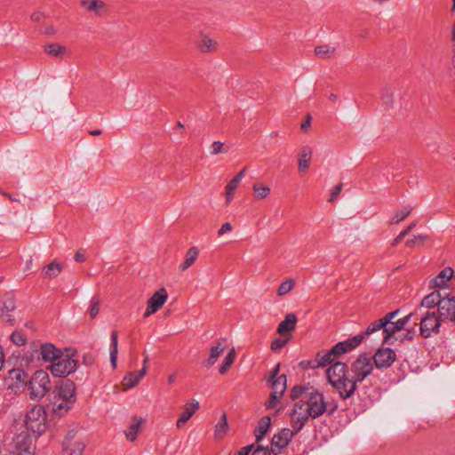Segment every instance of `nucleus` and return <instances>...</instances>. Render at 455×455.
<instances>
[{
  "label": "nucleus",
  "instance_id": "obj_49",
  "mask_svg": "<svg viewBox=\"0 0 455 455\" xmlns=\"http://www.w3.org/2000/svg\"><path fill=\"white\" fill-rule=\"evenodd\" d=\"M211 154L212 155H218L220 153H227L228 151V148L225 147L224 143L220 141H214L212 143L211 147Z\"/></svg>",
  "mask_w": 455,
  "mask_h": 455
},
{
  "label": "nucleus",
  "instance_id": "obj_34",
  "mask_svg": "<svg viewBox=\"0 0 455 455\" xmlns=\"http://www.w3.org/2000/svg\"><path fill=\"white\" fill-rule=\"evenodd\" d=\"M44 52L56 58H63L67 52V47L59 44H48L44 46Z\"/></svg>",
  "mask_w": 455,
  "mask_h": 455
},
{
  "label": "nucleus",
  "instance_id": "obj_53",
  "mask_svg": "<svg viewBox=\"0 0 455 455\" xmlns=\"http://www.w3.org/2000/svg\"><path fill=\"white\" fill-rule=\"evenodd\" d=\"M118 333L117 331L114 330L110 334V352L118 353Z\"/></svg>",
  "mask_w": 455,
  "mask_h": 455
},
{
  "label": "nucleus",
  "instance_id": "obj_55",
  "mask_svg": "<svg viewBox=\"0 0 455 455\" xmlns=\"http://www.w3.org/2000/svg\"><path fill=\"white\" fill-rule=\"evenodd\" d=\"M342 188V183H339L332 188L330 197L331 202H332L340 194Z\"/></svg>",
  "mask_w": 455,
  "mask_h": 455
},
{
  "label": "nucleus",
  "instance_id": "obj_46",
  "mask_svg": "<svg viewBox=\"0 0 455 455\" xmlns=\"http://www.w3.org/2000/svg\"><path fill=\"white\" fill-rule=\"evenodd\" d=\"M294 283H295L292 279H287L286 281L283 282L277 289V295L283 296L290 292L294 287Z\"/></svg>",
  "mask_w": 455,
  "mask_h": 455
},
{
  "label": "nucleus",
  "instance_id": "obj_58",
  "mask_svg": "<svg viewBox=\"0 0 455 455\" xmlns=\"http://www.w3.org/2000/svg\"><path fill=\"white\" fill-rule=\"evenodd\" d=\"M74 259L76 261V262H84L85 261V257H84V251L80 249L78 250L76 253H75V256H74Z\"/></svg>",
  "mask_w": 455,
  "mask_h": 455
},
{
  "label": "nucleus",
  "instance_id": "obj_33",
  "mask_svg": "<svg viewBox=\"0 0 455 455\" xmlns=\"http://www.w3.org/2000/svg\"><path fill=\"white\" fill-rule=\"evenodd\" d=\"M63 269V266L58 262H51L43 268V276L44 278H54L58 276Z\"/></svg>",
  "mask_w": 455,
  "mask_h": 455
},
{
  "label": "nucleus",
  "instance_id": "obj_22",
  "mask_svg": "<svg viewBox=\"0 0 455 455\" xmlns=\"http://www.w3.org/2000/svg\"><path fill=\"white\" fill-rule=\"evenodd\" d=\"M16 308L15 299L13 295H8L3 301L2 306L0 307V312L3 316L6 318V322H8L11 325L15 324V320L12 315V312H13Z\"/></svg>",
  "mask_w": 455,
  "mask_h": 455
},
{
  "label": "nucleus",
  "instance_id": "obj_3",
  "mask_svg": "<svg viewBox=\"0 0 455 455\" xmlns=\"http://www.w3.org/2000/svg\"><path fill=\"white\" fill-rule=\"evenodd\" d=\"M374 365L371 357L366 354H360L350 364L349 374L351 381L350 394L355 395L357 383L363 381L373 371Z\"/></svg>",
  "mask_w": 455,
  "mask_h": 455
},
{
  "label": "nucleus",
  "instance_id": "obj_26",
  "mask_svg": "<svg viewBox=\"0 0 455 455\" xmlns=\"http://www.w3.org/2000/svg\"><path fill=\"white\" fill-rule=\"evenodd\" d=\"M9 378L11 380L14 381L12 384V387L20 388L28 386V374L22 369H12L9 371Z\"/></svg>",
  "mask_w": 455,
  "mask_h": 455
},
{
  "label": "nucleus",
  "instance_id": "obj_14",
  "mask_svg": "<svg viewBox=\"0 0 455 455\" xmlns=\"http://www.w3.org/2000/svg\"><path fill=\"white\" fill-rule=\"evenodd\" d=\"M76 434L77 431L72 429L65 435L62 443L63 455H82L85 445L76 439Z\"/></svg>",
  "mask_w": 455,
  "mask_h": 455
},
{
  "label": "nucleus",
  "instance_id": "obj_18",
  "mask_svg": "<svg viewBox=\"0 0 455 455\" xmlns=\"http://www.w3.org/2000/svg\"><path fill=\"white\" fill-rule=\"evenodd\" d=\"M399 312L400 308L395 309L392 312L386 314L383 317L369 324V326L363 331L364 336L367 338L375 331L381 330V327H384L386 324L390 323V322L393 321V319H395L398 315Z\"/></svg>",
  "mask_w": 455,
  "mask_h": 455
},
{
  "label": "nucleus",
  "instance_id": "obj_61",
  "mask_svg": "<svg viewBox=\"0 0 455 455\" xmlns=\"http://www.w3.org/2000/svg\"><path fill=\"white\" fill-rule=\"evenodd\" d=\"M84 363L86 365H92L94 363V357L92 354H85L83 357Z\"/></svg>",
  "mask_w": 455,
  "mask_h": 455
},
{
  "label": "nucleus",
  "instance_id": "obj_16",
  "mask_svg": "<svg viewBox=\"0 0 455 455\" xmlns=\"http://www.w3.org/2000/svg\"><path fill=\"white\" fill-rule=\"evenodd\" d=\"M167 299L168 293L164 288H161L154 292L148 300V307L144 312L143 316L146 318L156 313L164 305Z\"/></svg>",
  "mask_w": 455,
  "mask_h": 455
},
{
  "label": "nucleus",
  "instance_id": "obj_30",
  "mask_svg": "<svg viewBox=\"0 0 455 455\" xmlns=\"http://www.w3.org/2000/svg\"><path fill=\"white\" fill-rule=\"evenodd\" d=\"M443 296L439 291H434L423 298L421 300V306L428 308H432L437 306L439 309L441 303H443Z\"/></svg>",
  "mask_w": 455,
  "mask_h": 455
},
{
  "label": "nucleus",
  "instance_id": "obj_9",
  "mask_svg": "<svg viewBox=\"0 0 455 455\" xmlns=\"http://www.w3.org/2000/svg\"><path fill=\"white\" fill-rule=\"evenodd\" d=\"M306 403L307 405L306 411L312 419L320 417L327 409L323 393L317 390L308 393V399Z\"/></svg>",
  "mask_w": 455,
  "mask_h": 455
},
{
  "label": "nucleus",
  "instance_id": "obj_23",
  "mask_svg": "<svg viewBox=\"0 0 455 455\" xmlns=\"http://www.w3.org/2000/svg\"><path fill=\"white\" fill-rule=\"evenodd\" d=\"M404 328L403 323L398 319L397 321H391L390 323L381 327L383 331V341L382 344L389 343L391 339L395 337V334Z\"/></svg>",
  "mask_w": 455,
  "mask_h": 455
},
{
  "label": "nucleus",
  "instance_id": "obj_31",
  "mask_svg": "<svg viewBox=\"0 0 455 455\" xmlns=\"http://www.w3.org/2000/svg\"><path fill=\"white\" fill-rule=\"evenodd\" d=\"M271 427V418L269 416L262 417L259 421L257 428L254 430V435L256 438V442L259 443L265 435L268 432Z\"/></svg>",
  "mask_w": 455,
  "mask_h": 455
},
{
  "label": "nucleus",
  "instance_id": "obj_56",
  "mask_svg": "<svg viewBox=\"0 0 455 455\" xmlns=\"http://www.w3.org/2000/svg\"><path fill=\"white\" fill-rule=\"evenodd\" d=\"M279 371H280V363H277L275 368L271 371L268 378L267 379V382H270L272 380H275L279 376H278V373H279Z\"/></svg>",
  "mask_w": 455,
  "mask_h": 455
},
{
  "label": "nucleus",
  "instance_id": "obj_47",
  "mask_svg": "<svg viewBox=\"0 0 455 455\" xmlns=\"http://www.w3.org/2000/svg\"><path fill=\"white\" fill-rule=\"evenodd\" d=\"M308 389L309 388L306 386L296 385L291 388L290 397L291 400H297L304 394H307Z\"/></svg>",
  "mask_w": 455,
  "mask_h": 455
},
{
  "label": "nucleus",
  "instance_id": "obj_20",
  "mask_svg": "<svg viewBox=\"0 0 455 455\" xmlns=\"http://www.w3.org/2000/svg\"><path fill=\"white\" fill-rule=\"evenodd\" d=\"M454 275V270L451 267L443 268L435 278L429 282V287L432 289L444 288L447 283Z\"/></svg>",
  "mask_w": 455,
  "mask_h": 455
},
{
  "label": "nucleus",
  "instance_id": "obj_38",
  "mask_svg": "<svg viewBox=\"0 0 455 455\" xmlns=\"http://www.w3.org/2000/svg\"><path fill=\"white\" fill-rule=\"evenodd\" d=\"M228 423L227 415L224 412L222 414L220 421L215 426V431H214L215 437L222 438L224 435H226V434L228 433Z\"/></svg>",
  "mask_w": 455,
  "mask_h": 455
},
{
  "label": "nucleus",
  "instance_id": "obj_19",
  "mask_svg": "<svg viewBox=\"0 0 455 455\" xmlns=\"http://www.w3.org/2000/svg\"><path fill=\"white\" fill-rule=\"evenodd\" d=\"M199 402L192 399L184 405V411L177 420V427L181 428L199 409Z\"/></svg>",
  "mask_w": 455,
  "mask_h": 455
},
{
  "label": "nucleus",
  "instance_id": "obj_21",
  "mask_svg": "<svg viewBox=\"0 0 455 455\" xmlns=\"http://www.w3.org/2000/svg\"><path fill=\"white\" fill-rule=\"evenodd\" d=\"M148 360V356H145L144 358V366L141 370L136 371H131L126 376H124L123 379V385L127 387L128 388H132L135 387L140 380L144 377V375L147 372V366L146 363Z\"/></svg>",
  "mask_w": 455,
  "mask_h": 455
},
{
  "label": "nucleus",
  "instance_id": "obj_42",
  "mask_svg": "<svg viewBox=\"0 0 455 455\" xmlns=\"http://www.w3.org/2000/svg\"><path fill=\"white\" fill-rule=\"evenodd\" d=\"M381 100L387 108H393L394 105V91L390 87H386L381 94Z\"/></svg>",
  "mask_w": 455,
  "mask_h": 455
},
{
  "label": "nucleus",
  "instance_id": "obj_2",
  "mask_svg": "<svg viewBox=\"0 0 455 455\" xmlns=\"http://www.w3.org/2000/svg\"><path fill=\"white\" fill-rule=\"evenodd\" d=\"M366 339L363 332L349 338L344 341L336 343L330 350L318 352L315 366L325 367L335 363L340 355L347 354L356 348Z\"/></svg>",
  "mask_w": 455,
  "mask_h": 455
},
{
  "label": "nucleus",
  "instance_id": "obj_32",
  "mask_svg": "<svg viewBox=\"0 0 455 455\" xmlns=\"http://www.w3.org/2000/svg\"><path fill=\"white\" fill-rule=\"evenodd\" d=\"M82 7L89 12H94L96 15L100 16L106 7V4L101 0H82Z\"/></svg>",
  "mask_w": 455,
  "mask_h": 455
},
{
  "label": "nucleus",
  "instance_id": "obj_29",
  "mask_svg": "<svg viewBox=\"0 0 455 455\" xmlns=\"http://www.w3.org/2000/svg\"><path fill=\"white\" fill-rule=\"evenodd\" d=\"M143 422L144 419L142 418L134 417L132 419V422L127 427V429L124 431L127 440L134 442L137 439L138 433Z\"/></svg>",
  "mask_w": 455,
  "mask_h": 455
},
{
  "label": "nucleus",
  "instance_id": "obj_24",
  "mask_svg": "<svg viewBox=\"0 0 455 455\" xmlns=\"http://www.w3.org/2000/svg\"><path fill=\"white\" fill-rule=\"evenodd\" d=\"M196 48L204 53L215 52L217 50V42L206 35H200L195 42Z\"/></svg>",
  "mask_w": 455,
  "mask_h": 455
},
{
  "label": "nucleus",
  "instance_id": "obj_17",
  "mask_svg": "<svg viewBox=\"0 0 455 455\" xmlns=\"http://www.w3.org/2000/svg\"><path fill=\"white\" fill-rule=\"evenodd\" d=\"M437 314L441 320H450L455 323V297L451 295L443 296V303H441Z\"/></svg>",
  "mask_w": 455,
  "mask_h": 455
},
{
  "label": "nucleus",
  "instance_id": "obj_4",
  "mask_svg": "<svg viewBox=\"0 0 455 455\" xmlns=\"http://www.w3.org/2000/svg\"><path fill=\"white\" fill-rule=\"evenodd\" d=\"M30 350L29 358L31 361L36 360L37 362L51 363V364L58 358H61L63 354L61 349L49 342L43 344L32 342Z\"/></svg>",
  "mask_w": 455,
  "mask_h": 455
},
{
  "label": "nucleus",
  "instance_id": "obj_37",
  "mask_svg": "<svg viewBox=\"0 0 455 455\" xmlns=\"http://www.w3.org/2000/svg\"><path fill=\"white\" fill-rule=\"evenodd\" d=\"M73 405L68 404L67 401L60 400L59 403L53 404L52 412L55 416L63 417L73 408Z\"/></svg>",
  "mask_w": 455,
  "mask_h": 455
},
{
  "label": "nucleus",
  "instance_id": "obj_44",
  "mask_svg": "<svg viewBox=\"0 0 455 455\" xmlns=\"http://www.w3.org/2000/svg\"><path fill=\"white\" fill-rule=\"evenodd\" d=\"M239 186V182L236 180H230L226 186V204L228 205L234 199V192Z\"/></svg>",
  "mask_w": 455,
  "mask_h": 455
},
{
  "label": "nucleus",
  "instance_id": "obj_10",
  "mask_svg": "<svg viewBox=\"0 0 455 455\" xmlns=\"http://www.w3.org/2000/svg\"><path fill=\"white\" fill-rule=\"evenodd\" d=\"M442 321L435 312H427L420 320V335L427 339L432 333H439Z\"/></svg>",
  "mask_w": 455,
  "mask_h": 455
},
{
  "label": "nucleus",
  "instance_id": "obj_8",
  "mask_svg": "<svg viewBox=\"0 0 455 455\" xmlns=\"http://www.w3.org/2000/svg\"><path fill=\"white\" fill-rule=\"evenodd\" d=\"M13 455H34L32 439L28 432L16 435L10 444Z\"/></svg>",
  "mask_w": 455,
  "mask_h": 455
},
{
  "label": "nucleus",
  "instance_id": "obj_6",
  "mask_svg": "<svg viewBox=\"0 0 455 455\" xmlns=\"http://www.w3.org/2000/svg\"><path fill=\"white\" fill-rule=\"evenodd\" d=\"M26 428L36 435H41L47 428L46 412L43 406L35 405L26 414Z\"/></svg>",
  "mask_w": 455,
  "mask_h": 455
},
{
  "label": "nucleus",
  "instance_id": "obj_25",
  "mask_svg": "<svg viewBox=\"0 0 455 455\" xmlns=\"http://www.w3.org/2000/svg\"><path fill=\"white\" fill-rule=\"evenodd\" d=\"M297 316L293 313H289L285 315L284 319L279 323L276 332L279 335H285L286 333L295 330L297 323Z\"/></svg>",
  "mask_w": 455,
  "mask_h": 455
},
{
  "label": "nucleus",
  "instance_id": "obj_59",
  "mask_svg": "<svg viewBox=\"0 0 455 455\" xmlns=\"http://www.w3.org/2000/svg\"><path fill=\"white\" fill-rule=\"evenodd\" d=\"M231 229H232L231 224L229 222H226L219 229L218 235H223L225 233L230 231Z\"/></svg>",
  "mask_w": 455,
  "mask_h": 455
},
{
  "label": "nucleus",
  "instance_id": "obj_35",
  "mask_svg": "<svg viewBox=\"0 0 455 455\" xmlns=\"http://www.w3.org/2000/svg\"><path fill=\"white\" fill-rule=\"evenodd\" d=\"M198 255V249L195 246L190 247L186 253V259L184 262L180 266V269L184 271L188 269L189 267H191L196 260Z\"/></svg>",
  "mask_w": 455,
  "mask_h": 455
},
{
  "label": "nucleus",
  "instance_id": "obj_54",
  "mask_svg": "<svg viewBox=\"0 0 455 455\" xmlns=\"http://www.w3.org/2000/svg\"><path fill=\"white\" fill-rule=\"evenodd\" d=\"M273 454L269 448L259 445L252 452L251 455H271Z\"/></svg>",
  "mask_w": 455,
  "mask_h": 455
},
{
  "label": "nucleus",
  "instance_id": "obj_45",
  "mask_svg": "<svg viewBox=\"0 0 455 455\" xmlns=\"http://www.w3.org/2000/svg\"><path fill=\"white\" fill-rule=\"evenodd\" d=\"M11 340L16 346L21 347L27 343V337L22 331L16 330L12 333Z\"/></svg>",
  "mask_w": 455,
  "mask_h": 455
},
{
  "label": "nucleus",
  "instance_id": "obj_7",
  "mask_svg": "<svg viewBox=\"0 0 455 455\" xmlns=\"http://www.w3.org/2000/svg\"><path fill=\"white\" fill-rule=\"evenodd\" d=\"M73 357V353H67L66 355L63 353L61 358H58L55 362L50 364L47 369L54 377H59L61 378V379H64L67 376L75 372L77 368L78 361Z\"/></svg>",
  "mask_w": 455,
  "mask_h": 455
},
{
  "label": "nucleus",
  "instance_id": "obj_11",
  "mask_svg": "<svg viewBox=\"0 0 455 455\" xmlns=\"http://www.w3.org/2000/svg\"><path fill=\"white\" fill-rule=\"evenodd\" d=\"M305 403L298 402L294 404L291 411V424L292 429L291 431L296 435L308 421V413L304 410Z\"/></svg>",
  "mask_w": 455,
  "mask_h": 455
},
{
  "label": "nucleus",
  "instance_id": "obj_48",
  "mask_svg": "<svg viewBox=\"0 0 455 455\" xmlns=\"http://www.w3.org/2000/svg\"><path fill=\"white\" fill-rule=\"evenodd\" d=\"M100 300L98 297H92L91 299V306L89 308V314L92 319H94L100 311Z\"/></svg>",
  "mask_w": 455,
  "mask_h": 455
},
{
  "label": "nucleus",
  "instance_id": "obj_57",
  "mask_svg": "<svg viewBox=\"0 0 455 455\" xmlns=\"http://www.w3.org/2000/svg\"><path fill=\"white\" fill-rule=\"evenodd\" d=\"M311 120H312V117H311V115L310 114H307L306 116V119L305 121H303L301 123V125H300V129L303 131V132H307L308 130V128H310L311 126Z\"/></svg>",
  "mask_w": 455,
  "mask_h": 455
},
{
  "label": "nucleus",
  "instance_id": "obj_60",
  "mask_svg": "<svg viewBox=\"0 0 455 455\" xmlns=\"http://www.w3.org/2000/svg\"><path fill=\"white\" fill-rule=\"evenodd\" d=\"M253 444H250V445H247V446H244V447H242L238 452H237V455H249V453L251 451V450L253 449Z\"/></svg>",
  "mask_w": 455,
  "mask_h": 455
},
{
  "label": "nucleus",
  "instance_id": "obj_52",
  "mask_svg": "<svg viewBox=\"0 0 455 455\" xmlns=\"http://www.w3.org/2000/svg\"><path fill=\"white\" fill-rule=\"evenodd\" d=\"M282 396L283 395H279L277 392H272L270 394L268 401H267V403H265L266 409L270 410L274 408L277 404L278 399Z\"/></svg>",
  "mask_w": 455,
  "mask_h": 455
},
{
  "label": "nucleus",
  "instance_id": "obj_62",
  "mask_svg": "<svg viewBox=\"0 0 455 455\" xmlns=\"http://www.w3.org/2000/svg\"><path fill=\"white\" fill-rule=\"evenodd\" d=\"M43 17H44V14L42 12H36L31 15L30 19L34 22H39Z\"/></svg>",
  "mask_w": 455,
  "mask_h": 455
},
{
  "label": "nucleus",
  "instance_id": "obj_28",
  "mask_svg": "<svg viewBox=\"0 0 455 455\" xmlns=\"http://www.w3.org/2000/svg\"><path fill=\"white\" fill-rule=\"evenodd\" d=\"M225 339H219L216 341V345L212 346L210 349V355L209 357L205 362H204V365H206L207 367L212 366L216 362L218 357L220 355V354L224 351V347L222 346L223 341H225Z\"/></svg>",
  "mask_w": 455,
  "mask_h": 455
},
{
  "label": "nucleus",
  "instance_id": "obj_12",
  "mask_svg": "<svg viewBox=\"0 0 455 455\" xmlns=\"http://www.w3.org/2000/svg\"><path fill=\"white\" fill-rule=\"evenodd\" d=\"M373 365L378 369H387L396 360L395 352L390 347H379L371 357Z\"/></svg>",
  "mask_w": 455,
  "mask_h": 455
},
{
  "label": "nucleus",
  "instance_id": "obj_50",
  "mask_svg": "<svg viewBox=\"0 0 455 455\" xmlns=\"http://www.w3.org/2000/svg\"><path fill=\"white\" fill-rule=\"evenodd\" d=\"M287 343H288V339H280V338L275 339L271 342V345H270L271 350L274 352H278L283 347H284Z\"/></svg>",
  "mask_w": 455,
  "mask_h": 455
},
{
  "label": "nucleus",
  "instance_id": "obj_36",
  "mask_svg": "<svg viewBox=\"0 0 455 455\" xmlns=\"http://www.w3.org/2000/svg\"><path fill=\"white\" fill-rule=\"evenodd\" d=\"M273 388V392H277L279 395H283L286 390V375L282 374L276 379L267 382Z\"/></svg>",
  "mask_w": 455,
  "mask_h": 455
},
{
  "label": "nucleus",
  "instance_id": "obj_1",
  "mask_svg": "<svg viewBox=\"0 0 455 455\" xmlns=\"http://www.w3.org/2000/svg\"><path fill=\"white\" fill-rule=\"evenodd\" d=\"M326 371V376L329 383L338 391L339 397L347 400L352 397L350 394L351 381L349 374V367L346 363L336 361L329 364Z\"/></svg>",
  "mask_w": 455,
  "mask_h": 455
},
{
  "label": "nucleus",
  "instance_id": "obj_40",
  "mask_svg": "<svg viewBox=\"0 0 455 455\" xmlns=\"http://www.w3.org/2000/svg\"><path fill=\"white\" fill-rule=\"evenodd\" d=\"M235 358V349L232 348V349H230V351L228 353V355L224 358L221 365L219 368V372L222 375L225 374L229 370L231 365L233 364Z\"/></svg>",
  "mask_w": 455,
  "mask_h": 455
},
{
  "label": "nucleus",
  "instance_id": "obj_39",
  "mask_svg": "<svg viewBox=\"0 0 455 455\" xmlns=\"http://www.w3.org/2000/svg\"><path fill=\"white\" fill-rule=\"evenodd\" d=\"M254 192V197L257 200H262L267 198L270 194V188L266 185L255 183L252 187Z\"/></svg>",
  "mask_w": 455,
  "mask_h": 455
},
{
  "label": "nucleus",
  "instance_id": "obj_64",
  "mask_svg": "<svg viewBox=\"0 0 455 455\" xmlns=\"http://www.w3.org/2000/svg\"><path fill=\"white\" fill-rule=\"evenodd\" d=\"M245 172H246V167L242 169L233 179L236 180V181H238L240 183L245 175Z\"/></svg>",
  "mask_w": 455,
  "mask_h": 455
},
{
  "label": "nucleus",
  "instance_id": "obj_13",
  "mask_svg": "<svg viewBox=\"0 0 455 455\" xmlns=\"http://www.w3.org/2000/svg\"><path fill=\"white\" fill-rule=\"evenodd\" d=\"M294 436V433L288 427H283L278 433L275 434L271 439V447L269 448L273 455H279L282 450L288 446Z\"/></svg>",
  "mask_w": 455,
  "mask_h": 455
},
{
  "label": "nucleus",
  "instance_id": "obj_51",
  "mask_svg": "<svg viewBox=\"0 0 455 455\" xmlns=\"http://www.w3.org/2000/svg\"><path fill=\"white\" fill-rule=\"evenodd\" d=\"M427 238V235H414L413 238L407 239L405 242V244L408 247H414L418 243L422 244Z\"/></svg>",
  "mask_w": 455,
  "mask_h": 455
},
{
  "label": "nucleus",
  "instance_id": "obj_63",
  "mask_svg": "<svg viewBox=\"0 0 455 455\" xmlns=\"http://www.w3.org/2000/svg\"><path fill=\"white\" fill-rule=\"evenodd\" d=\"M414 334H415V330L409 329V330H407V332L404 334V337L402 339V340H403V339L411 340V339H413Z\"/></svg>",
  "mask_w": 455,
  "mask_h": 455
},
{
  "label": "nucleus",
  "instance_id": "obj_27",
  "mask_svg": "<svg viewBox=\"0 0 455 455\" xmlns=\"http://www.w3.org/2000/svg\"><path fill=\"white\" fill-rule=\"evenodd\" d=\"M312 148L309 146H304L300 149L299 157V171L305 172L308 170L311 163Z\"/></svg>",
  "mask_w": 455,
  "mask_h": 455
},
{
  "label": "nucleus",
  "instance_id": "obj_43",
  "mask_svg": "<svg viewBox=\"0 0 455 455\" xmlns=\"http://www.w3.org/2000/svg\"><path fill=\"white\" fill-rule=\"evenodd\" d=\"M411 212V207L407 205L403 207L402 210L397 211L393 216L390 223L391 224H398L399 222L405 220Z\"/></svg>",
  "mask_w": 455,
  "mask_h": 455
},
{
  "label": "nucleus",
  "instance_id": "obj_41",
  "mask_svg": "<svg viewBox=\"0 0 455 455\" xmlns=\"http://www.w3.org/2000/svg\"><path fill=\"white\" fill-rule=\"evenodd\" d=\"M336 52L335 47H330L329 45H318L315 48V53L316 56L322 59L331 58Z\"/></svg>",
  "mask_w": 455,
  "mask_h": 455
},
{
  "label": "nucleus",
  "instance_id": "obj_5",
  "mask_svg": "<svg viewBox=\"0 0 455 455\" xmlns=\"http://www.w3.org/2000/svg\"><path fill=\"white\" fill-rule=\"evenodd\" d=\"M29 396L32 400H41L51 389L50 378L47 371H36L28 383Z\"/></svg>",
  "mask_w": 455,
  "mask_h": 455
},
{
  "label": "nucleus",
  "instance_id": "obj_15",
  "mask_svg": "<svg viewBox=\"0 0 455 455\" xmlns=\"http://www.w3.org/2000/svg\"><path fill=\"white\" fill-rule=\"evenodd\" d=\"M56 388L60 400L67 401L68 404H74L76 401V387L69 379H60Z\"/></svg>",
  "mask_w": 455,
  "mask_h": 455
}]
</instances>
